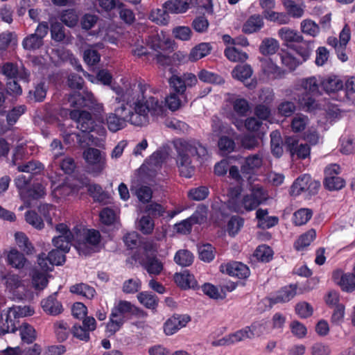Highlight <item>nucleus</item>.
Returning a JSON list of instances; mask_svg holds the SVG:
<instances>
[{
  "mask_svg": "<svg viewBox=\"0 0 355 355\" xmlns=\"http://www.w3.org/2000/svg\"><path fill=\"white\" fill-rule=\"evenodd\" d=\"M117 96L114 98V112L106 117L108 129L117 132L129 123L135 126H144L149 123L150 116L158 117L166 110L163 100L151 96L149 86L139 83L132 89L123 92L121 88H113Z\"/></svg>",
  "mask_w": 355,
  "mask_h": 355,
  "instance_id": "nucleus-1",
  "label": "nucleus"
},
{
  "mask_svg": "<svg viewBox=\"0 0 355 355\" xmlns=\"http://www.w3.org/2000/svg\"><path fill=\"white\" fill-rule=\"evenodd\" d=\"M174 148L177 153L175 162L181 176L189 178L195 171L192 157L200 163L209 158L208 150L205 146L197 140L177 139L174 141Z\"/></svg>",
  "mask_w": 355,
  "mask_h": 355,
  "instance_id": "nucleus-2",
  "label": "nucleus"
},
{
  "mask_svg": "<svg viewBox=\"0 0 355 355\" xmlns=\"http://www.w3.org/2000/svg\"><path fill=\"white\" fill-rule=\"evenodd\" d=\"M320 86L321 78L316 76L302 78L295 83V90H303L296 98L298 106L302 110L312 113L321 110V105L315 98V96L321 95Z\"/></svg>",
  "mask_w": 355,
  "mask_h": 355,
  "instance_id": "nucleus-3",
  "label": "nucleus"
},
{
  "mask_svg": "<svg viewBox=\"0 0 355 355\" xmlns=\"http://www.w3.org/2000/svg\"><path fill=\"white\" fill-rule=\"evenodd\" d=\"M55 230L58 235L52 239V242L57 250H52L48 254L49 262L53 266L61 265L65 261L63 252L69 251L72 241H79L80 234V230L77 227L71 231L64 223L58 224L55 226Z\"/></svg>",
  "mask_w": 355,
  "mask_h": 355,
  "instance_id": "nucleus-4",
  "label": "nucleus"
},
{
  "mask_svg": "<svg viewBox=\"0 0 355 355\" xmlns=\"http://www.w3.org/2000/svg\"><path fill=\"white\" fill-rule=\"evenodd\" d=\"M140 311L138 308L128 301H118L112 309L110 320L107 324V331L112 334H115L130 316L137 315Z\"/></svg>",
  "mask_w": 355,
  "mask_h": 355,
  "instance_id": "nucleus-5",
  "label": "nucleus"
},
{
  "mask_svg": "<svg viewBox=\"0 0 355 355\" xmlns=\"http://www.w3.org/2000/svg\"><path fill=\"white\" fill-rule=\"evenodd\" d=\"M88 173L93 176L100 175L106 167V155L100 150L88 148L83 152Z\"/></svg>",
  "mask_w": 355,
  "mask_h": 355,
  "instance_id": "nucleus-6",
  "label": "nucleus"
},
{
  "mask_svg": "<svg viewBox=\"0 0 355 355\" xmlns=\"http://www.w3.org/2000/svg\"><path fill=\"white\" fill-rule=\"evenodd\" d=\"M150 48L157 52L155 59L158 64L162 66L169 65L171 60L166 54L174 49V42L168 38L162 39L159 35L153 36L150 42Z\"/></svg>",
  "mask_w": 355,
  "mask_h": 355,
  "instance_id": "nucleus-7",
  "label": "nucleus"
},
{
  "mask_svg": "<svg viewBox=\"0 0 355 355\" xmlns=\"http://www.w3.org/2000/svg\"><path fill=\"white\" fill-rule=\"evenodd\" d=\"M320 187L319 181L313 180L309 175L304 174L299 177L292 184L290 193L297 196L302 193L312 196L318 193Z\"/></svg>",
  "mask_w": 355,
  "mask_h": 355,
  "instance_id": "nucleus-8",
  "label": "nucleus"
},
{
  "mask_svg": "<svg viewBox=\"0 0 355 355\" xmlns=\"http://www.w3.org/2000/svg\"><path fill=\"white\" fill-rule=\"evenodd\" d=\"M49 31V25L46 21L39 23L35 32L25 37L21 42L22 47L30 51L39 49L44 44V38Z\"/></svg>",
  "mask_w": 355,
  "mask_h": 355,
  "instance_id": "nucleus-9",
  "label": "nucleus"
},
{
  "mask_svg": "<svg viewBox=\"0 0 355 355\" xmlns=\"http://www.w3.org/2000/svg\"><path fill=\"white\" fill-rule=\"evenodd\" d=\"M68 101L71 107H88L98 110H103V105L98 103L94 94L87 90L72 93L69 95Z\"/></svg>",
  "mask_w": 355,
  "mask_h": 355,
  "instance_id": "nucleus-10",
  "label": "nucleus"
},
{
  "mask_svg": "<svg viewBox=\"0 0 355 355\" xmlns=\"http://www.w3.org/2000/svg\"><path fill=\"white\" fill-rule=\"evenodd\" d=\"M340 173V167L336 164L328 165L324 170V185L329 191H337L345 185L343 178L338 176Z\"/></svg>",
  "mask_w": 355,
  "mask_h": 355,
  "instance_id": "nucleus-11",
  "label": "nucleus"
},
{
  "mask_svg": "<svg viewBox=\"0 0 355 355\" xmlns=\"http://www.w3.org/2000/svg\"><path fill=\"white\" fill-rule=\"evenodd\" d=\"M242 340H252L255 337H261L263 335L270 333V324L266 320L254 322L250 326H246L239 329Z\"/></svg>",
  "mask_w": 355,
  "mask_h": 355,
  "instance_id": "nucleus-12",
  "label": "nucleus"
},
{
  "mask_svg": "<svg viewBox=\"0 0 355 355\" xmlns=\"http://www.w3.org/2000/svg\"><path fill=\"white\" fill-rule=\"evenodd\" d=\"M70 118L76 122L77 128L83 132L94 131V121L89 112L74 110L70 112Z\"/></svg>",
  "mask_w": 355,
  "mask_h": 355,
  "instance_id": "nucleus-13",
  "label": "nucleus"
},
{
  "mask_svg": "<svg viewBox=\"0 0 355 355\" xmlns=\"http://www.w3.org/2000/svg\"><path fill=\"white\" fill-rule=\"evenodd\" d=\"M243 206L238 207L237 209L241 210L245 208V211H250L255 209L265 200L264 191L262 187L254 186L251 193L243 195Z\"/></svg>",
  "mask_w": 355,
  "mask_h": 355,
  "instance_id": "nucleus-14",
  "label": "nucleus"
},
{
  "mask_svg": "<svg viewBox=\"0 0 355 355\" xmlns=\"http://www.w3.org/2000/svg\"><path fill=\"white\" fill-rule=\"evenodd\" d=\"M101 235L99 232L94 230H87L85 233L84 241L79 242L76 246L80 253L88 254L93 250L100 242Z\"/></svg>",
  "mask_w": 355,
  "mask_h": 355,
  "instance_id": "nucleus-15",
  "label": "nucleus"
},
{
  "mask_svg": "<svg viewBox=\"0 0 355 355\" xmlns=\"http://www.w3.org/2000/svg\"><path fill=\"white\" fill-rule=\"evenodd\" d=\"M191 318L187 315H174L168 318L164 324V331L167 336L176 333L186 327Z\"/></svg>",
  "mask_w": 355,
  "mask_h": 355,
  "instance_id": "nucleus-16",
  "label": "nucleus"
},
{
  "mask_svg": "<svg viewBox=\"0 0 355 355\" xmlns=\"http://www.w3.org/2000/svg\"><path fill=\"white\" fill-rule=\"evenodd\" d=\"M220 270L223 273H227L230 276L236 277L239 279L247 278L250 275L248 267L241 262H231L222 264Z\"/></svg>",
  "mask_w": 355,
  "mask_h": 355,
  "instance_id": "nucleus-17",
  "label": "nucleus"
},
{
  "mask_svg": "<svg viewBox=\"0 0 355 355\" xmlns=\"http://www.w3.org/2000/svg\"><path fill=\"white\" fill-rule=\"evenodd\" d=\"M354 275L351 273L343 274L341 271H335L333 273V279L339 285L343 291L352 292L355 289V266Z\"/></svg>",
  "mask_w": 355,
  "mask_h": 355,
  "instance_id": "nucleus-18",
  "label": "nucleus"
},
{
  "mask_svg": "<svg viewBox=\"0 0 355 355\" xmlns=\"http://www.w3.org/2000/svg\"><path fill=\"white\" fill-rule=\"evenodd\" d=\"M241 188L240 187H234L230 188L227 202V207L232 211L243 214L245 212V208L241 210L237 209L238 207L243 206V198L241 196Z\"/></svg>",
  "mask_w": 355,
  "mask_h": 355,
  "instance_id": "nucleus-19",
  "label": "nucleus"
},
{
  "mask_svg": "<svg viewBox=\"0 0 355 355\" xmlns=\"http://www.w3.org/2000/svg\"><path fill=\"white\" fill-rule=\"evenodd\" d=\"M211 49L212 47L210 44L202 42L192 48L188 55L179 53L177 54V56L178 57L180 55H182L184 58H187L189 62H194L208 55L211 53Z\"/></svg>",
  "mask_w": 355,
  "mask_h": 355,
  "instance_id": "nucleus-20",
  "label": "nucleus"
},
{
  "mask_svg": "<svg viewBox=\"0 0 355 355\" xmlns=\"http://www.w3.org/2000/svg\"><path fill=\"white\" fill-rule=\"evenodd\" d=\"M139 263L150 275H159L164 269L162 262L155 255L144 257Z\"/></svg>",
  "mask_w": 355,
  "mask_h": 355,
  "instance_id": "nucleus-21",
  "label": "nucleus"
},
{
  "mask_svg": "<svg viewBox=\"0 0 355 355\" xmlns=\"http://www.w3.org/2000/svg\"><path fill=\"white\" fill-rule=\"evenodd\" d=\"M46 186L42 182H35L31 187L21 193V199L28 202L31 200H38L46 195Z\"/></svg>",
  "mask_w": 355,
  "mask_h": 355,
  "instance_id": "nucleus-22",
  "label": "nucleus"
},
{
  "mask_svg": "<svg viewBox=\"0 0 355 355\" xmlns=\"http://www.w3.org/2000/svg\"><path fill=\"white\" fill-rule=\"evenodd\" d=\"M162 162V153H155L150 157L147 164L144 165L142 170L146 171L150 178L153 179L160 171Z\"/></svg>",
  "mask_w": 355,
  "mask_h": 355,
  "instance_id": "nucleus-23",
  "label": "nucleus"
},
{
  "mask_svg": "<svg viewBox=\"0 0 355 355\" xmlns=\"http://www.w3.org/2000/svg\"><path fill=\"white\" fill-rule=\"evenodd\" d=\"M256 218L258 220L257 226L261 229H269L278 223L277 216H268L267 209H259L256 211Z\"/></svg>",
  "mask_w": 355,
  "mask_h": 355,
  "instance_id": "nucleus-24",
  "label": "nucleus"
},
{
  "mask_svg": "<svg viewBox=\"0 0 355 355\" xmlns=\"http://www.w3.org/2000/svg\"><path fill=\"white\" fill-rule=\"evenodd\" d=\"M264 25L263 17L259 15L250 16L244 23L242 31L246 34H252L259 31Z\"/></svg>",
  "mask_w": 355,
  "mask_h": 355,
  "instance_id": "nucleus-25",
  "label": "nucleus"
},
{
  "mask_svg": "<svg viewBox=\"0 0 355 355\" xmlns=\"http://www.w3.org/2000/svg\"><path fill=\"white\" fill-rule=\"evenodd\" d=\"M42 307L47 314L57 315L60 314L63 308L60 302L57 300L55 295H50L41 302Z\"/></svg>",
  "mask_w": 355,
  "mask_h": 355,
  "instance_id": "nucleus-26",
  "label": "nucleus"
},
{
  "mask_svg": "<svg viewBox=\"0 0 355 355\" xmlns=\"http://www.w3.org/2000/svg\"><path fill=\"white\" fill-rule=\"evenodd\" d=\"M296 286L291 285L280 290L275 296L270 299L272 304L284 303L293 299L297 293Z\"/></svg>",
  "mask_w": 355,
  "mask_h": 355,
  "instance_id": "nucleus-27",
  "label": "nucleus"
},
{
  "mask_svg": "<svg viewBox=\"0 0 355 355\" xmlns=\"http://www.w3.org/2000/svg\"><path fill=\"white\" fill-rule=\"evenodd\" d=\"M174 280L176 284L183 289L194 288L197 286V282L193 275L187 271L176 273L174 275Z\"/></svg>",
  "mask_w": 355,
  "mask_h": 355,
  "instance_id": "nucleus-28",
  "label": "nucleus"
},
{
  "mask_svg": "<svg viewBox=\"0 0 355 355\" xmlns=\"http://www.w3.org/2000/svg\"><path fill=\"white\" fill-rule=\"evenodd\" d=\"M263 163V155L261 153L248 156L245 158L244 163L241 166L243 173H250L254 169L261 166Z\"/></svg>",
  "mask_w": 355,
  "mask_h": 355,
  "instance_id": "nucleus-29",
  "label": "nucleus"
},
{
  "mask_svg": "<svg viewBox=\"0 0 355 355\" xmlns=\"http://www.w3.org/2000/svg\"><path fill=\"white\" fill-rule=\"evenodd\" d=\"M278 36L286 44L299 43L303 40V37L297 31L288 27L280 28L278 31Z\"/></svg>",
  "mask_w": 355,
  "mask_h": 355,
  "instance_id": "nucleus-30",
  "label": "nucleus"
},
{
  "mask_svg": "<svg viewBox=\"0 0 355 355\" xmlns=\"http://www.w3.org/2000/svg\"><path fill=\"white\" fill-rule=\"evenodd\" d=\"M164 8L173 14L185 13L189 9L187 0H168L164 3Z\"/></svg>",
  "mask_w": 355,
  "mask_h": 355,
  "instance_id": "nucleus-31",
  "label": "nucleus"
},
{
  "mask_svg": "<svg viewBox=\"0 0 355 355\" xmlns=\"http://www.w3.org/2000/svg\"><path fill=\"white\" fill-rule=\"evenodd\" d=\"M14 164L17 166L19 172L30 173L31 175L40 173L43 169L42 164L35 160H31L21 164L14 161Z\"/></svg>",
  "mask_w": 355,
  "mask_h": 355,
  "instance_id": "nucleus-32",
  "label": "nucleus"
},
{
  "mask_svg": "<svg viewBox=\"0 0 355 355\" xmlns=\"http://www.w3.org/2000/svg\"><path fill=\"white\" fill-rule=\"evenodd\" d=\"M260 62L262 70L268 77L271 78H277L281 76V69L275 64L270 58H261Z\"/></svg>",
  "mask_w": 355,
  "mask_h": 355,
  "instance_id": "nucleus-33",
  "label": "nucleus"
},
{
  "mask_svg": "<svg viewBox=\"0 0 355 355\" xmlns=\"http://www.w3.org/2000/svg\"><path fill=\"white\" fill-rule=\"evenodd\" d=\"M130 189L139 202L146 204L150 201L153 196V191L150 187L138 184L137 186H132Z\"/></svg>",
  "mask_w": 355,
  "mask_h": 355,
  "instance_id": "nucleus-34",
  "label": "nucleus"
},
{
  "mask_svg": "<svg viewBox=\"0 0 355 355\" xmlns=\"http://www.w3.org/2000/svg\"><path fill=\"white\" fill-rule=\"evenodd\" d=\"M279 42L272 37L264 38L259 46V51L262 55H274L279 49Z\"/></svg>",
  "mask_w": 355,
  "mask_h": 355,
  "instance_id": "nucleus-35",
  "label": "nucleus"
},
{
  "mask_svg": "<svg viewBox=\"0 0 355 355\" xmlns=\"http://www.w3.org/2000/svg\"><path fill=\"white\" fill-rule=\"evenodd\" d=\"M139 302L146 308L154 310L158 305V297L148 291L141 292L137 295Z\"/></svg>",
  "mask_w": 355,
  "mask_h": 355,
  "instance_id": "nucleus-36",
  "label": "nucleus"
},
{
  "mask_svg": "<svg viewBox=\"0 0 355 355\" xmlns=\"http://www.w3.org/2000/svg\"><path fill=\"white\" fill-rule=\"evenodd\" d=\"M8 263L12 267L21 269L23 268L27 261L24 255L16 249H12L8 254Z\"/></svg>",
  "mask_w": 355,
  "mask_h": 355,
  "instance_id": "nucleus-37",
  "label": "nucleus"
},
{
  "mask_svg": "<svg viewBox=\"0 0 355 355\" xmlns=\"http://www.w3.org/2000/svg\"><path fill=\"white\" fill-rule=\"evenodd\" d=\"M242 341L239 331L237 330L235 332L226 335L219 340L212 341L211 345L213 347L229 346Z\"/></svg>",
  "mask_w": 355,
  "mask_h": 355,
  "instance_id": "nucleus-38",
  "label": "nucleus"
},
{
  "mask_svg": "<svg viewBox=\"0 0 355 355\" xmlns=\"http://www.w3.org/2000/svg\"><path fill=\"white\" fill-rule=\"evenodd\" d=\"M10 315V311H8L7 313L5 314V316H1L0 320V332L3 334L9 332H15L17 329L16 324L17 322V320L13 318V316Z\"/></svg>",
  "mask_w": 355,
  "mask_h": 355,
  "instance_id": "nucleus-39",
  "label": "nucleus"
},
{
  "mask_svg": "<svg viewBox=\"0 0 355 355\" xmlns=\"http://www.w3.org/2000/svg\"><path fill=\"white\" fill-rule=\"evenodd\" d=\"M321 86L327 93H331L340 90L343 84L338 77L333 76L324 80L321 78Z\"/></svg>",
  "mask_w": 355,
  "mask_h": 355,
  "instance_id": "nucleus-40",
  "label": "nucleus"
},
{
  "mask_svg": "<svg viewBox=\"0 0 355 355\" xmlns=\"http://www.w3.org/2000/svg\"><path fill=\"white\" fill-rule=\"evenodd\" d=\"M316 236V232L313 229H311L306 233L301 235L294 244L295 248L300 251L303 250L309 246Z\"/></svg>",
  "mask_w": 355,
  "mask_h": 355,
  "instance_id": "nucleus-41",
  "label": "nucleus"
},
{
  "mask_svg": "<svg viewBox=\"0 0 355 355\" xmlns=\"http://www.w3.org/2000/svg\"><path fill=\"white\" fill-rule=\"evenodd\" d=\"M70 291L73 293L83 295L87 299H92L96 295V291L93 287L83 283L71 286Z\"/></svg>",
  "mask_w": 355,
  "mask_h": 355,
  "instance_id": "nucleus-42",
  "label": "nucleus"
},
{
  "mask_svg": "<svg viewBox=\"0 0 355 355\" xmlns=\"http://www.w3.org/2000/svg\"><path fill=\"white\" fill-rule=\"evenodd\" d=\"M10 315L13 316L15 320L20 318L31 316L35 313L34 309L31 306H13L9 308Z\"/></svg>",
  "mask_w": 355,
  "mask_h": 355,
  "instance_id": "nucleus-43",
  "label": "nucleus"
},
{
  "mask_svg": "<svg viewBox=\"0 0 355 355\" xmlns=\"http://www.w3.org/2000/svg\"><path fill=\"white\" fill-rule=\"evenodd\" d=\"M149 19L157 24L166 25L168 21V11L164 8L152 10Z\"/></svg>",
  "mask_w": 355,
  "mask_h": 355,
  "instance_id": "nucleus-44",
  "label": "nucleus"
},
{
  "mask_svg": "<svg viewBox=\"0 0 355 355\" xmlns=\"http://www.w3.org/2000/svg\"><path fill=\"white\" fill-rule=\"evenodd\" d=\"M226 58L232 62H244L248 59V54L234 46L227 47L224 51Z\"/></svg>",
  "mask_w": 355,
  "mask_h": 355,
  "instance_id": "nucleus-45",
  "label": "nucleus"
},
{
  "mask_svg": "<svg viewBox=\"0 0 355 355\" xmlns=\"http://www.w3.org/2000/svg\"><path fill=\"white\" fill-rule=\"evenodd\" d=\"M174 261L177 264L186 267L192 263L193 257L187 250H180L175 253Z\"/></svg>",
  "mask_w": 355,
  "mask_h": 355,
  "instance_id": "nucleus-46",
  "label": "nucleus"
},
{
  "mask_svg": "<svg viewBox=\"0 0 355 355\" xmlns=\"http://www.w3.org/2000/svg\"><path fill=\"white\" fill-rule=\"evenodd\" d=\"M21 338L23 342L26 343H33L36 338L35 329L27 323L21 324L19 329Z\"/></svg>",
  "mask_w": 355,
  "mask_h": 355,
  "instance_id": "nucleus-47",
  "label": "nucleus"
},
{
  "mask_svg": "<svg viewBox=\"0 0 355 355\" xmlns=\"http://www.w3.org/2000/svg\"><path fill=\"white\" fill-rule=\"evenodd\" d=\"M312 214V211L309 209H300L294 213L293 223L295 225H304L311 219Z\"/></svg>",
  "mask_w": 355,
  "mask_h": 355,
  "instance_id": "nucleus-48",
  "label": "nucleus"
},
{
  "mask_svg": "<svg viewBox=\"0 0 355 355\" xmlns=\"http://www.w3.org/2000/svg\"><path fill=\"white\" fill-rule=\"evenodd\" d=\"M87 191L95 201L103 202L108 196L99 184H92L87 187Z\"/></svg>",
  "mask_w": 355,
  "mask_h": 355,
  "instance_id": "nucleus-49",
  "label": "nucleus"
},
{
  "mask_svg": "<svg viewBox=\"0 0 355 355\" xmlns=\"http://www.w3.org/2000/svg\"><path fill=\"white\" fill-rule=\"evenodd\" d=\"M232 76L239 80L244 81L252 74V70L250 65H239L232 71Z\"/></svg>",
  "mask_w": 355,
  "mask_h": 355,
  "instance_id": "nucleus-50",
  "label": "nucleus"
},
{
  "mask_svg": "<svg viewBox=\"0 0 355 355\" xmlns=\"http://www.w3.org/2000/svg\"><path fill=\"white\" fill-rule=\"evenodd\" d=\"M300 27L302 33L312 37H315L320 32L318 25L311 19L302 21Z\"/></svg>",
  "mask_w": 355,
  "mask_h": 355,
  "instance_id": "nucleus-51",
  "label": "nucleus"
},
{
  "mask_svg": "<svg viewBox=\"0 0 355 355\" xmlns=\"http://www.w3.org/2000/svg\"><path fill=\"white\" fill-rule=\"evenodd\" d=\"M198 78L201 81L208 83L219 85L224 83L222 77L205 69H202L198 73Z\"/></svg>",
  "mask_w": 355,
  "mask_h": 355,
  "instance_id": "nucleus-52",
  "label": "nucleus"
},
{
  "mask_svg": "<svg viewBox=\"0 0 355 355\" xmlns=\"http://www.w3.org/2000/svg\"><path fill=\"white\" fill-rule=\"evenodd\" d=\"M283 4L288 12L293 17H301L304 14L303 8L292 0H282Z\"/></svg>",
  "mask_w": 355,
  "mask_h": 355,
  "instance_id": "nucleus-53",
  "label": "nucleus"
},
{
  "mask_svg": "<svg viewBox=\"0 0 355 355\" xmlns=\"http://www.w3.org/2000/svg\"><path fill=\"white\" fill-rule=\"evenodd\" d=\"M270 139L272 153L274 155L279 157L283 153V149L281 146L282 140L279 132L277 131L272 132L270 133Z\"/></svg>",
  "mask_w": 355,
  "mask_h": 355,
  "instance_id": "nucleus-54",
  "label": "nucleus"
},
{
  "mask_svg": "<svg viewBox=\"0 0 355 355\" xmlns=\"http://www.w3.org/2000/svg\"><path fill=\"white\" fill-rule=\"evenodd\" d=\"M199 258L203 261L210 262L214 257V248L210 244H204L198 247Z\"/></svg>",
  "mask_w": 355,
  "mask_h": 355,
  "instance_id": "nucleus-55",
  "label": "nucleus"
},
{
  "mask_svg": "<svg viewBox=\"0 0 355 355\" xmlns=\"http://www.w3.org/2000/svg\"><path fill=\"white\" fill-rule=\"evenodd\" d=\"M254 255L257 259L267 262L269 261L272 257V250L270 247L266 245H259L256 249Z\"/></svg>",
  "mask_w": 355,
  "mask_h": 355,
  "instance_id": "nucleus-56",
  "label": "nucleus"
},
{
  "mask_svg": "<svg viewBox=\"0 0 355 355\" xmlns=\"http://www.w3.org/2000/svg\"><path fill=\"white\" fill-rule=\"evenodd\" d=\"M309 119L306 116L300 114H297L292 120L291 128L295 132L304 130L308 123Z\"/></svg>",
  "mask_w": 355,
  "mask_h": 355,
  "instance_id": "nucleus-57",
  "label": "nucleus"
},
{
  "mask_svg": "<svg viewBox=\"0 0 355 355\" xmlns=\"http://www.w3.org/2000/svg\"><path fill=\"white\" fill-rule=\"evenodd\" d=\"M15 236L17 244L23 251L26 252L27 254L32 252L33 247L24 233L17 232Z\"/></svg>",
  "mask_w": 355,
  "mask_h": 355,
  "instance_id": "nucleus-58",
  "label": "nucleus"
},
{
  "mask_svg": "<svg viewBox=\"0 0 355 355\" xmlns=\"http://www.w3.org/2000/svg\"><path fill=\"white\" fill-rule=\"evenodd\" d=\"M54 329L58 338L60 340H65L70 332L69 326L64 321H58L54 324Z\"/></svg>",
  "mask_w": 355,
  "mask_h": 355,
  "instance_id": "nucleus-59",
  "label": "nucleus"
},
{
  "mask_svg": "<svg viewBox=\"0 0 355 355\" xmlns=\"http://www.w3.org/2000/svg\"><path fill=\"white\" fill-rule=\"evenodd\" d=\"M60 19L67 26L73 27L77 24L78 17L74 10L69 9L62 13Z\"/></svg>",
  "mask_w": 355,
  "mask_h": 355,
  "instance_id": "nucleus-60",
  "label": "nucleus"
},
{
  "mask_svg": "<svg viewBox=\"0 0 355 355\" xmlns=\"http://www.w3.org/2000/svg\"><path fill=\"white\" fill-rule=\"evenodd\" d=\"M25 218L26 222L35 229L42 230L44 226L42 219L34 211H28L25 214Z\"/></svg>",
  "mask_w": 355,
  "mask_h": 355,
  "instance_id": "nucleus-61",
  "label": "nucleus"
},
{
  "mask_svg": "<svg viewBox=\"0 0 355 355\" xmlns=\"http://www.w3.org/2000/svg\"><path fill=\"white\" fill-rule=\"evenodd\" d=\"M172 33L176 39L182 41L189 40L192 34L190 28L184 26L175 27L172 31Z\"/></svg>",
  "mask_w": 355,
  "mask_h": 355,
  "instance_id": "nucleus-62",
  "label": "nucleus"
},
{
  "mask_svg": "<svg viewBox=\"0 0 355 355\" xmlns=\"http://www.w3.org/2000/svg\"><path fill=\"white\" fill-rule=\"evenodd\" d=\"M300 44L296 46V51L300 55L303 60H306L311 55L313 50V42L304 41L300 42Z\"/></svg>",
  "mask_w": 355,
  "mask_h": 355,
  "instance_id": "nucleus-63",
  "label": "nucleus"
},
{
  "mask_svg": "<svg viewBox=\"0 0 355 355\" xmlns=\"http://www.w3.org/2000/svg\"><path fill=\"white\" fill-rule=\"evenodd\" d=\"M154 222L148 216H144L139 221V229L144 234H150L154 229Z\"/></svg>",
  "mask_w": 355,
  "mask_h": 355,
  "instance_id": "nucleus-64",
  "label": "nucleus"
}]
</instances>
